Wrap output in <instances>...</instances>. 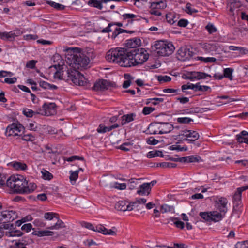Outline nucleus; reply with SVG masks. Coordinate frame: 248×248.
Returning a JSON list of instances; mask_svg holds the SVG:
<instances>
[{
  "instance_id": "obj_1",
  "label": "nucleus",
  "mask_w": 248,
  "mask_h": 248,
  "mask_svg": "<svg viewBox=\"0 0 248 248\" xmlns=\"http://www.w3.org/2000/svg\"><path fill=\"white\" fill-rule=\"evenodd\" d=\"M7 186L13 190L14 193L28 194L33 192L37 186L33 182H29L20 175H12L6 181Z\"/></svg>"
},
{
  "instance_id": "obj_2",
  "label": "nucleus",
  "mask_w": 248,
  "mask_h": 248,
  "mask_svg": "<svg viewBox=\"0 0 248 248\" xmlns=\"http://www.w3.org/2000/svg\"><path fill=\"white\" fill-rule=\"evenodd\" d=\"M129 49L124 48H112L107 52L106 58L109 62L118 63L121 66L129 67Z\"/></svg>"
},
{
  "instance_id": "obj_3",
  "label": "nucleus",
  "mask_w": 248,
  "mask_h": 248,
  "mask_svg": "<svg viewBox=\"0 0 248 248\" xmlns=\"http://www.w3.org/2000/svg\"><path fill=\"white\" fill-rule=\"evenodd\" d=\"M70 53L68 58L71 60L72 67L75 69L81 70L86 68L88 65L90 59L86 54L81 52V49L77 47H70L67 49Z\"/></svg>"
},
{
  "instance_id": "obj_4",
  "label": "nucleus",
  "mask_w": 248,
  "mask_h": 248,
  "mask_svg": "<svg viewBox=\"0 0 248 248\" xmlns=\"http://www.w3.org/2000/svg\"><path fill=\"white\" fill-rule=\"evenodd\" d=\"M148 58L146 51L143 48L129 49L128 58L129 67L141 65Z\"/></svg>"
},
{
  "instance_id": "obj_5",
  "label": "nucleus",
  "mask_w": 248,
  "mask_h": 248,
  "mask_svg": "<svg viewBox=\"0 0 248 248\" xmlns=\"http://www.w3.org/2000/svg\"><path fill=\"white\" fill-rule=\"evenodd\" d=\"M152 49L161 56H167L171 54L175 47L173 44L167 41L159 40L155 41L152 45Z\"/></svg>"
},
{
  "instance_id": "obj_6",
  "label": "nucleus",
  "mask_w": 248,
  "mask_h": 248,
  "mask_svg": "<svg viewBox=\"0 0 248 248\" xmlns=\"http://www.w3.org/2000/svg\"><path fill=\"white\" fill-rule=\"evenodd\" d=\"M174 128L173 125L169 123L156 122L151 123L149 129L151 134H162L170 132Z\"/></svg>"
},
{
  "instance_id": "obj_7",
  "label": "nucleus",
  "mask_w": 248,
  "mask_h": 248,
  "mask_svg": "<svg viewBox=\"0 0 248 248\" xmlns=\"http://www.w3.org/2000/svg\"><path fill=\"white\" fill-rule=\"evenodd\" d=\"M65 75L67 77V80H71L76 85L84 86L87 82L83 75L76 69L71 68L68 69L65 72Z\"/></svg>"
},
{
  "instance_id": "obj_8",
  "label": "nucleus",
  "mask_w": 248,
  "mask_h": 248,
  "mask_svg": "<svg viewBox=\"0 0 248 248\" xmlns=\"http://www.w3.org/2000/svg\"><path fill=\"white\" fill-rule=\"evenodd\" d=\"M57 213L53 212H46L44 214V217L47 220H56V223L48 228L50 230H59L64 228V222L58 217Z\"/></svg>"
},
{
  "instance_id": "obj_9",
  "label": "nucleus",
  "mask_w": 248,
  "mask_h": 248,
  "mask_svg": "<svg viewBox=\"0 0 248 248\" xmlns=\"http://www.w3.org/2000/svg\"><path fill=\"white\" fill-rule=\"evenodd\" d=\"M56 105L54 103H44L42 108L37 111V113L42 115H53L56 113Z\"/></svg>"
},
{
  "instance_id": "obj_10",
  "label": "nucleus",
  "mask_w": 248,
  "mask_h": 248,
  "mask_svg": "<svg viewBox=\"0 0 248 248\" xmlns=\"http://www.w3.org/2000/svg\"><path fill=\"white\" fill-rule=\"evenodd\" d=\"M113 83L106 79H99L97 81L93 87V90L95 91L101 92L108 89L113 86Z\"/></svg>"
},
{
  "instance_id": "obj_11",
  "label": "nucleus",
  "mask_w": 248,
  "mask_h": 248,
  "mask_svg": "<svg viewBox=\"0 0 248 248\" xmlns=\"http://www.w3.org/2000/svg\"><path fill=\"white\" fill-rule=\"evenodd\" d=\"M181 135L186 138L184 140L187 141L188 143H193L200 137V135L197 132L190 130L182 131Z\"/></svg>"
},
{
  "instance_id": "obj_12",
  "label": "nucleus",
  "mask_w": 248,
  "mask_h": 248,
  "mask_svg": "<svg viewBox=\"0 0 248 248\" xmlns=\"http://www.w3.org/2000/svg\"><path fill=\"white\" fill-rule=\"evenodd\" d=\"M0 216L2 218H0V220H4L5 221L10 222H12L18 217L17 212L13 210H4L0 213Z\"/></svg>"
},
{
  "instance_id": "obj_13",
  "label": "nucleus",
  "mask_w": 248,
  "mask_h": 248,
  "mask_svg": "<svg viewBox=\"0 0 248 248\" xmlns=\"http://www.w3.org/2000/svg\"><path fill=\"white\" fill-rule=\"evenodd\" d=\"M193 52L186 47H181L177 51V57L179 60L185 61L193 56Z\"/></svg>"
},
{
  "instance_id": "obj_14",
  "label": "nucleus",
  "mask_w": 248,
  "mask_h": 248,
  "mask_svg": "<svg viewBox=\"0 0 248 248\" xmlns=\"http://www.w3.org/2000/svg\"><path fill=\"white\" fill-rule=\"evenodd\" d=\"M23 129V127L20 124L13 123L6 128L5 134L8 136H17Z\"/></svg>"
},
{
  "instance_id": "obj_15",
  "label": "nucleus",
  "mask_w": 248,
  "mask_h": 248,
  "mask_svg": "<svg viewBox=\"0 0 248 248\" xmlns=\"http://www.w3.org/2000/svg\"><path fill=\"white\" fill-rule=\"evenodd\" d=\"M215 207L218 211L223 213L226 214L228 211L227 205L228 203V200L225 197H217L215 202Z\"/></svg>"
},
{
  "instance_id": "obj_16",
  "label": "nucleus",
  "mask_w": 248,
  "mask_h": 248,
  "mask_svg": "<svg viewBox=\"0 0 248 248\" xmlns=\"http://www.w3.org/2000/svg\"><path fill=\"white\" fill-rule=\"evenodd\" d=\"M97 232H98L104 235H110L115 236L116 235L115 227H113L111 229L108 230L102 225H99L96 226Z\"/></svg>"
},
{
  "instance_id": "obj_17",
  "label": "nucleus",
  "mask_w": 248,
  "mask_h": 248,
  "mask_svg": "<svg viewBox=\"0 0 248 248\" xmlns=\"http://www.w3.org/2000/svg\"><path fill=\"white\" fill-rule=\"evenodd\" d=\"M219 45L217 43H205L202 45V48L206 53H211L217 51Z\"/></svg>"
},
{
  "instance_id": "obj_18",
  "label": "nucleus",
  "mask_w": 248,
  "mask_h": 248,
  "mask_svg": "<svg viewBox=\"0 0 248 248\" xmlns=\"http://www.w3.org/2000/svg\"><path fill=\"white\" fill-rule=\"evenodd\" d=\"M247 189H248V185L239 187L233 195V200L236 204L238 205L239 202L241 200L242 192Z\"/></svg>"
},
{
  "instance_id": "obj_19",
  "label": "nucleus",
  "mask_w": 248,
  "mask_h": 248,
  "mask_svg": "<svg viewBox=\"0 0 248 248\" xmlns=\"http://www.w3.org/2000/svg\"><path fill=\"white\" fill-rule=\"evenodd\" d=\"M141 43V40L140 38H134L131 39H129L127 40L126 43V46L127 47L128 49L133 48V49H137V47H138Z\"/></svg>"
},
{
  "instance_id": "obj_20",
  "label": "nucleus",
  "mask_w": 248,
  "mask_h": 248,
  "mask_svg": "<svg viewBox=\"0 0 248 248\" xmlns=\"http://www.w3.org/2000/svg\"><path fill=\"white\" fill-rule=\"evenodd\" d=\"M119 125L118 124H114L110 126H106L104 124H100L98 127L97 131L99 133H104L110 131L113 129L118 128Z\"/></svg>"
},
{
  "instance_id": "obj_21",
  "label": "nucleus",
  "mask_w": 248,
  "mask_h": 248,
  "mask_svg": "<svg viewBox=\"0 0 248 248\" xmlns=\"http://www.w3.org/2000/svg\"><path fill=\"white\" fill-rule=\"evenodd\" d=\"M149 186V184L144 183L140 186V187L137 192V193L141 196L149 195L151 191Z\"/></svg>"
},
{
  "instance_id": "obj_22",
  "label": "nucleus",
  "mask_w": 248,
  "mask_h": 248,
  "mask_svg": "<svg viewBox=\"0 0 248 248\" xmlns=\"http://www.w3.org/2000/svg\"><path fill=\"white\" fill-rule=\"evenodd\" d=\"M212 217V221L214 222H218L222 220L225 216V214L220 212L218 210L211 212L210 215Z\"/></svg>"
},
{
  "instance_id": "obj_23",
  "label": "nucleus",
  "mask_w": 248,
  "mask_h": 248,
  "mask_svg": "<svg viewBox=\"0 0 248 248\" xmlns=\"http://www.w3.org/2000/svg\"><path fill=\"white\" fill-rule=\"evenodd\" d=\"M167 21L170 24H173L176 22L179 19L178 15L175 13H169L166 15Z\"/></svg>"
},
{
  "instance_id": "obj_24",
  "label": "nucleus",
  "mask_w": 248,
  "mask_h": 248,
  "mask_svg": "<svg viewBox=\"0 0 248 248\" xmlns=\"http://www.w3.org/2000/svg\"><path fill=\"white\" fill-rule=\"evenodd\" d=\"M11 164L17 170L23 171L27 169V165L23 162L15 161L12 162Z\"/></svg>"
},
{
  "instance_id": "obj_25",
  "label": "nucleus",
  "mask_w": 248,
  "mask_h": 248,
  "mask_svg": "<svg viewBox=\"0 0 248 248\" xmlns=\"http://www.w3.org/2000/svg\"><path fill=\"white\" fill-rule=\"evenodd\" d=\"M135 116V114L133 113H131L126 115H124L122 117V125H124L127 123H129L131 121H133L134 119V117Z\"/></svg>"
},
{
  "instance_id": "obj_26",
  "label": "nucleus",
  "mask_w": 248,
  "mask_h": 248,
  "mask_svg": "<svg viewBox=\"0 0 248 248\" xmlns=\"http://www.w3.org/2000/svg\"><path fill=\"white\" fill-rule=\"evenodd\" d=\"M167 3L166 1H159L158 2H154L151 3V7L154 9H163L166 7Z\"/></svg>"
},
{
  "instance_id": "obj_27",
  "label": "nucleus",
  "mask_w": 248,
  "mask_h": 248,
  "mask_svg": "<svg viewBox=\"0 0 248 248\" xmlns=\"http://www.w3.org/2000/svg\"><path fill=\"white\" fill-rule=\"evenodd\" d=\"M127 202L124 201H119L115 204V208L118 211H125Z\"/></svg>"
},
{
  "instance_id": "obj_28",
  "label": "nucleus",
  "mask_w": 248,
  "mask_h": 248,
  "mask_svg": "<svg viewBox=\"0 0 248 248\" xmlns=\"http://www.w3.org/2000/svg\"><path fill=\"white\" fill-rule=\"evenodd\" d=\"M157 156L162 157L164 156L163 154L161 151L158 150L150 151L148 153L147 155V157L149 158Z\"/></svg>"
},
{
  "instance_id": "obj_29",
  "label": "nucleus",
  "mask_w": 248,
  "mask_h": 248,
  "mask_svg": "<svg viewBox=\"0 0 248 248\" xmlns=\"http://www.w3.org/2000/svg\"><path fill=\"white\" fill-rule=\"evenodd\" d=\"M47 3L49 4L51 7H53L58 10H62L65 8L64 5L51 0L47 1Z\"/></svg>"
},
{
  "instance_id": "obj_30",
  "label": "nucleus",
  "mask_w": 248,
  "mask_h": 248,
  "mask_svg": "<svg viewBox=\"0 0 248 248\" xmlns=\"http://www.w3.org/2000/svg\"><path fill=\"white\" fill-rule=\"evenodd\" d=\"M160 211L162 213H165L167 212L173 213L174 212V208L172 206L164 204L161 206Z\"/></svg>"
},
{
  "instance_id": "obj_31",
  "label": "nucleus",
  "mask_w": 248,
  "mask_h": 248,
  "mask_svg": "<svg viewBox=\"0 0 248 248\" xmlns=\"http://www.w3.org/2000/svg\"><path fill=\"white\" fill-rule=\"evenodd\" d=\"M13 34L12 33L9 32H0V38L1 39L4 40H12L13 39Z\"/></svg>"
},
{
  "instance_id": "obj_32",
  "label": "nucleus",
  "mask_w": 248,
  "mask_h": 248,
  "mask_svg": "<svg viewBox=\"0 0 248 248\" xmlns=\"http://www.w3.org/2000/svg\"><path fill=\"white\" fill-rule=\"evenodd\" d=\"M233 69L231 68H227L224 69V77L228 78L230 80H232V73Z\"/></svg>"
},
{
  "instance_id": "obj_33",
  "label": "nucleus",
  "mask_w": 248,
  "mask_h": 248,
  "mask_svg": "<svg viewBox=\"0 0 248 248\" xmlns=\"http://www.w3.org/2000/svg\"><path fill=\"white\" fill-rule=\"evenodd\" d=\"M194 74L196 76L194 78H196L197 79H205L207 77H211V75L203 72H194Z\"/></svg>"
},
{
  "instance_id": "obj_34",
  "label": "nucleus",
  "mask_w": 248,
  "mask_h": 248,
  "mask_svg": "<svg viewBox=\"0 0 248 248\" xmlns=\"http://www.w3.org/2000/svg\"><path fill=\"white\" fill-rule=\"evenodd\" d=\"M38 237L50 236L54 235V232L49 230L38 231Z\"/></svg>"
},
{
  "instance_id": "obj_35",
  "label": "nucleus",
  "mask_w": 248,
  "mask_h": 248,
  "mask_svg": "<svg viewBox=\"0 0 248 248\" xmlns=\"http://www.w3.org/2000/svg\"><path fill=\"white\" fill-rule=\"evenodd\" d=\"M188 163H195L202 161L201 157L198 155H191L187 156Z\"/></svg>"
},
{
  "instance_id": "obj_36",
  "label": "nucleus",
  "mask_w": 248,
  "mask_h": 248,
  "mask_svg": "<svg viewBox=\"0 0 248 248\" xmlns=\"http://www.w3.org/2000/svg\"><path fill=\"white\" fill-rule=\"evenodd\" d=\"M211 212H200L199 215L206 221H212Z\"/></svg>"
},
{
  "instance_id": "obj_37",
  "label": "nucleus",
  "mask_w": 248,
  "mask_h": 248,
  "mask_svg": "<svg viewBox=\"0 0 248 248\" xmlns=\"http://www.w3.org/2000/svg\"><path fill=\"white\" fill-rule=\"evenodd\" d=\"M79 170H76L75 171H70V175L69 179L72 184L75 183L76 180L78 179V176Z\"/></svg>"
},
{
  "instance_id": "obj_38",
  "label": "nucleus",
  "mask_w": 248,
  "mask_h": 248,
  "mask_svg": "<svg viewBox=\"0 0 248 248\" xmlns=\"http://www.w3.org/2000/svg\"><path fill=\"white\" fill-rule=\"evenodd\" d=\"M124 32H128V31L119 28H116L112 33L111 37L113 39H115L118 35Z\"/></svg>"
},
{
  "instance_id": "obj_39",
  "label": "nucleus",
  "mask_w": 248,
  "mask_h": 248,
  "mask_svg": "<svg viewBox=\"0 0 248 248\" xmlns=\"http://www.w3.org/2000/svg\"><path fill=\"white\" fill-rule=\"evenodd\" d=\"M169 149L171 150H177L178 151H186L188 150V148L186 146L181 147L180 145L175 144L170 146L169 147Z\"/></svg>"
},
{
  "instance_id": "obj_40",
  "label": "nucleus",
  "mask_w": 248,
  "mask_h": 248,
  "mask_svg": "<svg viewBox=\"0 0 248 248\" xmlns=\"http://www.w3.org/2000/svg\"><path fill=\"white\" fill-rule=\"evenodd\" d=\"M177 165L175 163L170 162H162L157 165V166H160L162 168H174L176 167Z\"/></svg>"
},
{
  "instance_id": "obj_41",
  "label": "nucleus",
  "mask_w": 248,
  "mask_h": 248,
  "mask_svg": "<svg viewBox=\"0 0 248 248\" xmlns=\"http://www.w3.org/2000/svg\"><path fill=\"white\" fill-rule=\"evenodd\" d=\"M177 121L180 124H187L193 121V120L189 117H179L177 119Z\"/></svg>"
},
{
  "instance_id": "obj_42",
  "label": "nucleus",
  "mask_w": 248,
  "mask_h": 248,
  "mask_svg": "<svg viewBox=\"0 0 248 248\" xmlns=\"http://www.w3.org/2000/svg\"><path fill=\"white\" fill-rule=\"evenodd\" d=\"M23 113L28 117H32L34 114H38L37 111L34 112L32 110L26 108L23 110Z\"/></svg>"
},
{
  "instance_id": "obj_43",
  "label": "nucleus",
  "mask_w": 248,
  "mask_h": 248,
  "mask_svg": "<svg viewBox=\"0 0 248 248\" xmlns=\"http://www.w3.org/2000/svg\"><path fill=\"white\" fill-rule=\"evenodd\" d=\"M190 3H187L186 6L185 11L188 14H192L198 12V10L192 8Z\"/></svg>"
},
{
  "instance_id": "obj_44",
  "label": "nucleus",
  "mask_w": 248,
  "mask_h": 248,
  "mask_svg": "<svg viewBox=\"0 0 248 248\" xmlns=\"http://www.w3.org/2000/svg\"><path fill=\"white\" fill-rule=\"evenodd\" d=\"M197 60L203 61L205 63L214 62L217 60V59L214 57L204 58L202 57H197Z\"/></svg>"
},
{
  "instance_id": "obj_45",
  "label": "nucleus",
  "mask_w": 248,
  "mask_h": 248,
  "mask_svg": "<svg viewBox=\"0 0 248 248\" xmlns=\"http://www.w3.org/2000/svg\"><path fill=\"white\" fill-rule=\"evenodd\" d=\"M140 179H137L135 178H131L128 180L129 181V186L130 189H133L135 188L136 185L138 183V180Z\"/></svg>"
},
{
  "instance_id": "obj_46",
  "label": "nucleus",
  "mask_w": 248,
  "mask_h": 248,
  "mask_svg": "<svg viewBox=\"0 0 248 248\" xmlns=\"http://www.w3.org/2000/svg\"><path fill=\"white\" fill-rule=\"evenodd\" d=\"M242 137H248V132L245 130H243L241 133L236 135V139L238 142H242L243 140Z\"/></svg>"
},
{
  "instance_id": "obj_47",
  "label": "nucleus",
  "mask_w": 248,
  "mask_h": 248,
  "mask_svg": "<svg viewBox=\"0 0 248 248\" xmlns=\"http://www.w3.org/2000/svg\"><path fill=\"white\" fill-rule=\"evenodd\" d=\"M171 220L173 221L174 224L177 228L180 229H183L184 228V223L180 220H178L177 218H172Z\"/></svg>"
},
{
  "instance_id": "obj_48",
  "label": "nucleus",
  "mask_w": 248,
  "mask_h": 248,
  "mask_svg": "<svg viewBox=\"0 0 248 248\" xmlns=\"http://www.w3.org/2000/svg\"><path fill=\"white\" fill-rule=\"evenodd\" d=\"M42 173L44 179L50 180L53 178L52 174L46 170H44Z\"/></svg>"
},
{
  "instance_id": "obj_49",
  "label": "nucleus",
  "mask_w": 248,
  "mask_h": 248,
  "mask_svg": "<svg viewBox=\"0 0 248 248\" xmlns=\"http://www.w3.org/2000/svg\"><path fill=\"white\" fill-rule=\"evenodd\" d=\"M22 139L25 141H33L35 139L34 137L31 134H24L22 136Z\"/></svg>"
},
{
  "instance_id": "obj_50",
  "label": "nucleus",
  "mask_w": 248,
  "mask_h": 248,
  "mask_svg": "<svg viewBox=\"0 0 248 248\" xmlns=\"http://www.w3.org/2000/svg\"><path fill=\"white\" fill-rule=\"evenodd\" d=\"M158 80L160 82H168L171 80V78L168 76H158Z\"/></svg>"
},
{
  "instance_id": "obj_51",
  "label": "nucleus",
  "mask_w": 248,
  "mask_h": 248,
  "mask_svg": "<svg viewBox=\"0 0 248 248\" xmlns=\"http://www.w3.org/2000/svg\"><path fill=\"white\" fill-rule=\"evenodd\" d=\"M113 187L119 190H124L126 188V185L125 183H119L117 182H115L114 184Z\"/></svg>"
},
{
  "instance_id": "obj_52",
  "label": "nucleus",
  "mask_w": 248,
  "mask_h": 248,
  "mask_svg": "<svg viewBox=\"0 0 248 248\" xmlns=\"http://www.w3.org/2000/svg\"><path fill=\"white\" fill-rule=\"evenodd\" d=\"M155 110L154 108L150 107H144L142 110V113L145 115H148Z\"/></svg>"
},
{
  "instance_id": "obj_53",
  "label": "nucleus",
  "mask_w": 248,
  "mask_h": 248,
  "mask_svg": "<svg viewBox=\"0 0 248 248\" xmlns=\"http://www.w3.org/2000/svg\"><path fill=\"white\" fill-rule=\"evenodd\" d=\"M63 71L57 70L54 74V78L55 79H62L63 78Z\"/></svg>"
},
{
  "instance_id": "obj_54",
  "label": "nucleus",
  "mask_w": 248,
  "mask_h": 248,
  "mask_svg": "<svg viewBox=\"0 0 248 248\" xmlns=\"http://www.w3.org/2000/svg\"><path fill=\"white\" fill-rule=\"evenodd\" d=\"M236 248H248V242L242 241L236 243L235 245Z\"/></svg>"
},
{
  "instance_id": "obj_55",
  "label": "nucleus",
  "mask_w": 248,
  "mask_h": 248,
  "mask_svg": "<svg viewBox=\"0 0 248 248\" xmlns=\"http://www.w3.org/2000/svg\"><path fill=\"white\" fill-rule=\"evenodd\" d=\"M81 225H82V227L86 228H87V229H88L89 230H91L97 232L96 230H95L96 229V227L95 228L93 226V225L92 224L90 223L86 222H83L81 223Z\"/></svg>"
},
{
  "instance_id": "obj_56",
  "label": "nucleus",
  "mask_w": 248,
  "mask_h": 248,
  "mask_svg": "<svg viewBox=\"0 0 248 248\" xmlns=\"http://www.w3.org/2000/svg\"><path fill=\"white\" fill-rule=\"evenodd\" d=\"M206 29L209 32L210 34H212L214 32H215L217 31L216 28L215 27V26L211 24H208L206 26Z\"/></svg>"
},
{
  "instance_id": "obj_57",
  "label": "nucleus",
  "mask_w": 248,
  "mask_h": 248,
  "mask_svg": "<svg viewBox=\"0 0 248 248\" xmlns=\"http://www.w3.org/2000/svg\"><path fill=\"white\" fill-rule=\"evenodd\" d=\"M180 92V90L179 89H174L171 88H166L163 90V92L164 93H177V94H179L178 92Z\"/></svg>"
},
{
  "instance_id": "obj_58",
  "label": "nucleus",
  "mask_w": 248,
  "mask_h": 248,
  "mask_svg": "<svg viewBox=\"0 0 248 248\" xmlns=\"http://www.w3.org/2000/svg\"><path fill=\"white\" fill-rule=\"evenodd\" d=\"M37 62L35 60H30L27 62L26 66L30 69H33Z\"/></svg>"
},
{
  "instance_id": "obj_59",
  "label": "nucleus",
  "mask_w": 248,
  "mask_h": 248,
  "mask_svg": "<svg viewBox=\"0 0 248 248\" xmlns=\"http://www.w3.org/2000/svg\"><path fill=\"white\" fill-rule=\"evenodd\" d=\"M92 6L96 8L99 10H101L103 8L101 0L99 1L98 0H94Z\"/></svg>"
},
{
  "instance_id": "obj_60",
  "label": "nucleus",
  "mask_w": 248,
  "mask_h": 248,
  "mask_svg": "<svg viewBox=\"0 0 248 248\" xmlns=\"http://www.w3.org/2000/svg\"><path fill=\"white\" fill-rule=\"evenodd\" d=\"M32 229V225L31 223H27L24 224L21 227V230L26 232H30Z\"/></svg>"
},
{
  "instance_id": "obj_61",
  "label": "nucleus",
  "mask_w": 248,
  "mask_h": 248,
  "mask_svg": "<svg viewBox=\"0 0 248 248\" xmlns=\"http://www.w3.org/2000/svg\"><path fill=\"white\" fill-rule=\"evenodd\" d=\"M150 100H153V101L152 102V103L154 105H156L158 104L159 103L163 102L164 100V98H150Z\"/></svg>"
},
{
  "instance_id": "obj_62",
  "label": "nucleus",
  "mask_w": 248,
  "mask_h": 248,
  "mask_svg": "<svg viewBox=\"0 0 248 248\" xmlns=\"http://www.w3.org/2000/svg\"><path fill=\"white\" fill-rule=\"evenodd\" d=\"M188 21L186 19H181L178 21L177 25L181 27H185L188 24Z\"/></svg>"
},
{
  "instance_id": "obj_63",
  "label": "nucleus",
  "mask_w": 248,
  "mask_h": 248,
  "mask_svg": "<svg viewBox=\"0 0 248 248\" xmlns=\"http://www.w3.org/2000/svg\"><path fill=\"white\" fill-rule=\"evenodd\" d=\"M147 142L149 144L155 145L157 144L159 142V141L155 139L154 137H151L148 138Z\"/></svg>"
},
{
  "instance_id": "obj_64",
  "label": "nucleus",
  "mask_w": 248,
  "mask_h": 248,
  "mask_svg": "<svg viewBox=\"0 0 248 248\" xmlns=\"http://www.w3.org/2000/svg\"><path fill=\"white\" fill-rule=\"evenodd\" d=\"M24 39L26 40H35L38 38L37 35L35 34H27L23 37Z\"/></svg>"
}]
</instances>
